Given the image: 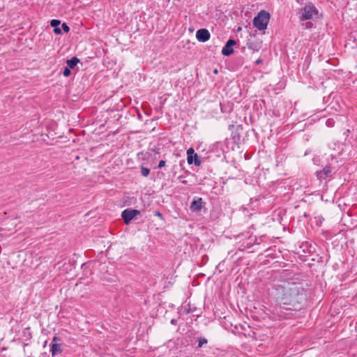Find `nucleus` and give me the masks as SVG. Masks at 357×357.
I'll return each mask as SVG.
<instances>
[{
    "label": "nucleus",
    "instance_id": "1",
    "mask_svg": "<svg viewBox=\"0 0 357 357\" xmlns=\"http://www.w3.org/2000/svg\"><path fill=\"white\" fill-rule=\"evenodd\" d=\"M279 305L273 310L275 319H288L291 311L301 309L306 301V291L301 283L287 282L277 288Z\"/></svg>",
    "mask_w": 357,
    "mask_h": 357
},
{
    "label": "nucleus",
    "instance_id": "2",
    "mask_svg": "<svg viewBox=\"0 0 357 357\" xmlns=\"http://www.w3.org/2000/svg\"><path fill=\"white\" fill-rule=\"evenodd\" d=\"M270 13L264 10L259 11L253 19V25L259 31H264L267 28L270 20Z\"/></svg>",
    "mask_w": 357,
    "mask_h": 357
},
{
    "label": "nucleus",
    "instance_id": "3",
    "mask_svg": "<svg viewBox=\"0 0 357 357\" xmlns=\"http://www.w3.org/2000/svg\"><path fill=\"white\" fill-rule=\"evenodd\" d=\"M317 13V10L312 3H308L303 8H301L299 12V19L302 21L312 19L314 14Z\"/></svg>",
    "mask_w": 357,
    "mask_h": 357
},
{
    "label": "nucleus",
    "instance_id": "4",
    "mask_svg": "<svg viewBox=\"0 0 357 357\" xmlns=\"http://www.w3.org/2000/svg\"><path fill=\"white\" fill-rule=\"evenodd\" d=\"M140 211L137 209H125L121 213V217L124 222L128 225L136 215H139Z\"/></svg>",
    "mask_w": 357,
    "mask_h": 357
},
{
    "label": "nucleus",
    "instance_id": "5",
    "mask_svg": "<svg viewBox=\"0 0 357 357\" xmlns=\"http://www.w3.org/2000/svg\"><path fill=\"white\" fill-rule=\"evenodd\" d=\"M236 42L233 39H229L226 43L225 45L223 47L222 50V54L224 56H229L234 53L233 46L236 45Z\"/></svg>",
    "mask_w": 357,
    "mask_h": 357
},
{
    "label": "nucleus",
    "instance_id": "6",
    "mask_svg": "<svg viewBox=\"0 0 357 357\" xmlns=\"http://www.w3.org/2000/svg\"><path fill=\"white\" fill-rule=\"evenodd\" d=\"M211 34L206 29H199L196 33V38L199 42H206L210 39Z\"/></svg>",
    "mask_w": 357,
    "mask_h": 357
},
{
    "label": "nucleus",
    "instance_id": "7",
    "mask_svg": "<svg viewBox=\"0 0 357 357\" xmlns=\"http://www.w3.org/2000/svg\"><path fill=\"white\" fill-rule=\"evenodd\" d=\"M331 168L329 166H326L322 170L317 172V176L318 179L323 180L326 179L328 177H331Z\"/></svg>",
    "mask_w": 357,
    "mask_h": 357
},
{
    "label": "nucleus",
    "instance_id": "8",
    "mask_svg": "<svg viewBox=\"0 0 357 357\" xmlns=\"http://www.w3.org/2000/svg\"><path fill=\"white\" fill-rule=\"evenodd\" d=\"M63 351L62 345L60 343H51L50 352L54 357L58 354H61Z\"/></svg>",
    "mask_w": 357,
    "mask_h": 357
},
{
    "label": "nucleus",
    "instance_id": "9",
    "mask_svg": "<svg viewBox=\"0 0 357 357\" xmlns=\"http://www.w3.org/2000/svg\"><path fill=\"white\" fill-rule=\"evenodd\" d=\"M203 207V202L202 198L193 200L190 205V209L193 211H200Z\"/></svg>",
    "mask_w": 357,
    "mask_h": 357
},
{
    "label": "nucleus",
    "instance_id": "10",
    "mask_svg": "<svg viewBox=\"0 0 357 357\" xmlns=\"http://www.w3.org/2000/svg\"><path fill=\"white\" fill-rule=\"evenodd\" d=\"M79 62V59L77 57L74 56L71 58L70 59H68L66 61V63L68 65L67 67L70 68V69H73L77 64Z\"/></svg>",
    "mask_w": 357,
    "mask_h": 357
},
{
    "label": "nucleus",
    "instance_id": "11",
    "mask_svg": "<svg viewBox=\"0 0 357 357\" xmlns=\"http://www.w3.org/2000/svg\"><path fill=\"white\" fill-rule=\"evenodd\" d=\"M195 150L193 149V148H190L188 149L187 151V160H188V163L189 165H192L193 163V160H192V155L195 154Z\"/></svg>",
    "mask_w": 357,
    "mask_h": 357
},
{
    "label": "nucleus",
    "instance_id": "12",
    "mask_svg": "<svg viewBox=\"0 0 357 357\" xmlns=\"http://www.w3.org/2000/svg\"><path fill=\"white\" fill-rule=\"evenodd\" d=\"M140 172L142 176L144 177H147L150 174V169L145 167L144 166L140 167Z\"/></svg>",
    "mask_w": 357,
    "mask_h": 357
},
{
    "label": "nucleus",
    "instance_id": "13",
    "mask_svg": "<svg viewBox=\"0 0 357 357\" xmlns=\"http://www.w3.org/2000/svg\"><path fill=\"white\" fill-rule=\"evenodd\" d=\"M247 46L249 49L252 50L257 51L259 48V45L257 43H255L254 42H251V41H248L247 43Z\"/></svg>",
    "mask_w": 357,
    "mask_h": 357
},
{
    "label": "nucleus",
    "instance_id": "14",
    "mask_svg": "<svg viewBox=\"0 0 357 357\" xmlns=\"http://www.w3.org/2000/svg\"><path fill=\"white\" fill-rule=\"evenodd\" d=\"M192 160L195 166H200L202 161L199 160V156L197 153H195L192 155Z\"/></svg>",
    "mask_w": 357,
    "mask_h": 357
},
{
    "label": "nucleus",
    "instance_id": "15",
    "mask_svg": "<svg viewBox=\"0 0 357 357\" xmlns=\"http://www.w3.org/2000/svg\"><path fill=\"white\" fill-rule=\"evenodd\" d=\"M198 347H202L204 344H206L208 342V340L204 337H199L198 339Z\"/></svg>",
    "mask_w": 357,
    "mask_h": 357
},
{
    "label": "nucleus",
    "instance_id": "16",
    "mask_svg": "<svg viewBox=\"0 0 357 357\" xmlns=\"http://www.w3.org/2000/svg\"><path fill=\"white\" fill-rule=\"evenodd\" d=\"M61 24V21L58 20H52L50 24L52 27L56 28Z\"/></svg>",
    "mask_w": 357,
    "mask_h": 357
},
{
    "label": "nucleus",
    "instance_id": "17",
    "mask_svg": "<svg viewBox=\"0 0 357 357\" xmlns=\"http://www.w3.org/2000/svg\"><path fill=\"white\" fill-rule=\"evenodd\" d=\"M63 75L65 76V77H68L71 75V70H70V68H68V67H66L63 70Z\"/></svg>",
    "mask_w": 357,
    "mask_h": 357
},
{
    "label": "nucleus",
    "instance_id": "18",
    "mask_svg": "<svg viewBox=\"0 0 357 357\" xmlns=\"http://www.w3.org/2000/svg\"><path fill=\"white\" fill-rule=\"evenodd\" d=\"M335 121L332 119H328L326 120V124L328 127H333L334 126Z\"/></svg>",
    "mask_w": 357,
    "mask_h": 357
},
{
    "label": "nucleus",
    "instance_id": "19",
    "mask_svg": "<svg viewBox=\"0 0 357 357\" xmlns=\"http://www.w3.org/2000/svg\"><path fill=\"white\" fill-rule=\"evenodd\" d=\"M61 339L59 336H58L56 334L53 337L52 343H59V342H61Z\"/></svg>",
    "mask_w": 357,
    "mask_h": 357
},
{
    "label": "nucleus",
    "instance_id": "20",
    "mask_svg": "<svg viewBox=\"0 0 357 357\" xmlns=\"http://www.w3.org/2000/svg\"><path fill=\"white\" fill-rule=\"evenodd\" d=\"M62 29L66 32L68 33L70 31V27L67 25L66 23H63L61 24Z\"/></svg>",
    "mask_w": 357,
    "mask_h": 357
},
{
    "label": "nucleus",
    "instance_id": "21",
    "mask_svg": "<svg viewBox=\"0 0 357 357\" xmlns=\"http://www.w3.org/2000/svg\"><path fill=\"white\" fill-rule=\"evenodd\" d=\"M165 164H166V161L164 160H161L159 163H158V168H162L165 166Z\"/></svg>",
    "mask_w": 357,
    "mask_h": 357
},
{
    "label": "nucleus",
    "instance_id": "22",
    "mask_svg": "<svg viewBox=\"0 0 357 357\" xmlns=\"http://www.w3.org/2000/svg\"><path fill=\"white\" fill-rule=\"evenodd\" d=\"M54 31L55 33H57V34H61V28L59 27H56V28H54Z\"/></svg>",
    "mask_w": 357,
    "mask_h": 357
},
{
    "label": "nucleus",
    "instance_id": "23",
    "mask_svg": "<svg viewBox=\"0 0 357 357\" xmlns=\"http://www.w3.org/2000/svg\"><path fill=\"white\" fill-rule=\"evenodd\" d=\"M261 62H262V60H261V59H257V60L256 61V63H257V64H259V63H261Z\"/></svg>",
    "mask_w": 357,
    "mask_h": 357
},
{
    "label": "nucleus",
    "instance_id": "24",
    "mask_svg": "<svg viewBox=\"0 0 357 357\" xmlns=\"http://www.w3.org/2000/svg\"><path fill=\"white\" fill-rule=\"evenodd\" d=\"M155 215H158V216H159V217H162V214H161L160 212H158V211H157V212L155 213Z\"/></svg>",
    "mask_w": 357,
    "mask_h": 357
},
{
    "label": "nucleus",
    "instance_id": "25",
    "mask_svg": "<svg viewBox=\"0 0 357 357\" xmlns=\"http://www.w3.org/2000/svg\"><path fill=\"white\" fill-rule=\"evenodd\" d=\"M171 323H172V324H176V320H174V319H172V320H171Z\"/></svg>",
    "mask_w": 357,
    "mask_h": 357
},
{
    "label": "nucleus",
    "instance_id": "26",
    "mask_svg": "<svg viewBox=\"0 0 357 357\" xmlns=\"http://www.w3.org/2000/svg\"><path fill=\"white\" fill-rule=\"evenodd\" d=\"M214 73H218V70H214Z\"/></svg>",
    "mask_w": 357,
    "mask_h": 357
}]
</instances>
